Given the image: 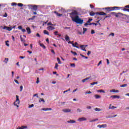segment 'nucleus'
Here are the masks:
<instances>
[{"mask_svg": "<svg viewBox=\"0 0 129 129\" xmlns=\"http://www.w3.org/2000/svg\"><path fill=\"white\" fill-rule=\"evenodd\" d=\"M69 15H70L72 21L76 23V24H80V25L83 24V20L81 19L79 16L77 15H78L77 11H74L70 13Z\"/></svg>", "mask_w": 129, "mask_h": 129, "instance_id": "1", "label": "nucleus"}, {"mask_svg": "<svg viewBox=\"0 0 129 129\" xmlns=\"http://www.w3.org/2000/svg\"><path fill=\"white\" fill-rule=\"evenodd\" d=\"M115 9H117V10H119V7H107L103 8V10H105L106 13H109V12H111V11H114Z\"/></svg>", "mask_w": 129, "mask_h": 129, "instance_id": "2", "label": "nucleus"}, {"mask_svg": "<svg viewBox=\"0 0 129 129\" xmlns=\"http://www.w3.org/2000/svg\"><path fill=\"white\" fill-rule=\"evenodd\" d=\"M28 9L29 10H32V11H38V6L36 5H27Z\"/></svg>", "mask_w": 129, "mask_h": 129, "instance_id": "3", "label": "nucleus"}, {"mask_svg": "<svg viewBox=\"0 0 129 129\" xmlns=\"http://www.w3.org/2000/svg\"><path fill=\"white\" fill-rule=\"evenodd\" d=\"M14 103V105H16V104H20V99H19V96H16V100Z\"/></svg>", "mask_w": 129, "mask_h": 129, "instance_id": "4", "label": "nucleus"}, {"mask_svg": "<svg viewBox=\"0 0 129 129\" xmlns=\"http://www.w3.org/2000/svg\"><path fill=\"white\" fill-rule=\"evenodd\" d=\"M96 15H99V16H105L106 15V13L103 12H100L96 13Z\"/></svg>", "mask_w": 129, "mask_h": 129, "instance_id": "5", "label": "nucleus"}, {"mask_svg": "<svg viewBox=\"0 0 129 129\" xmlns=\"http://www.w3.org/2000/svg\"><path fill=\"white\" fill-rule=\"evenodd\" d=\"M125 8L123 9V11L124 12H128L129 13V5H127V6H125L124 7Z\"/></svg>", "mask_w": 129, "mask_h": 129, "instance_id": "6", "label": "nucleus"}, {"mask_svg": "<svg viewBox=\"0 0 129 129\" xmlns=\"http://www.w3.org/2000/svg\"><path fill=\"white\" fill-rule=\"evenodd\" d=\"M85 120H87V119L84 117H81L78 119L79 121H84Z\"/></svg>", "mask_w": 129, "mask_h": 129, "instance_id": "7", "label": "nucleus"}, {"mask_svg": "<svg viewBox=\"0 0 129 129\" xmlns=\"http://www.w3.org/2000/svg\"><path fill=\"white\" fill-rule=\"evenodd\" d=\"M47 30H48V31H52V30H54L55 29V28L53 26H49L47 27Z\"/></svg>", "mask_w": 129, "mask_h": 129, "instance_id": "8", "label": "nucleus"}, {"mask_svg": "<svg viewBox=\"0 0 129 129\" xmlns=\"http://www.w3.org/2000/svg\"><path fill=\"white\" fill-rule=\"evenodd\" d=\"M110 98H113V99H115V98H120V96H117V95H112L110 97Z\"/></svg>", "mask_w": 129, "mask_h": 129, "instance_id": "9", "label": "nucleus"}, {"mask_svg": "<svg viewBox=\"0 0 129 129\" xmlns=\"http://www.w3.org/2000/svg\"><path fill=\"white\" fill-rule=\"evenodd\" d=\"M26 31L27 32V34H28L29 35H30V34L32 33V31H31V28H30V27H27Z\"/></svg>", "mask_w": 129, "mask_h": 129, "instance_id": "10", "label": "nucleus"}, {"mask_svg": "<svg viewBox=\"0 0 129 129\" xmlns=\"http://www.w3.org/2000/svg\"><path fill=\"white\" fill-rule=\"evenodd\" d=\"M90 78H91V77H88L87 78H86L85 79L82 80V82H83V83H84V82H85V81H87V80H89V79H90Z\"/></svg>", "mask_w": 129, "mask_h": 129, "instance_id": "11", "label": "nucleus"}, {"mask_svg": "<svg viewBox=\"0 0 129 129\" xmlns=\"http://www.w3.org/2000/svg\"><path fill=\"white\" fill-rule=\"evenodd\" d=\"M63 112H71V109H62Z\"/></svg>", "mask_w": 129, "mask_h": 129, "instance_id": "12", "label": "nucleus"}, {"mask_svg": "<svg viewBox=\"0 0 129 129\" xmlns=\"http://www.w3.org/2000/svg\"><path fill=\"white\" fill-rule=\"evenodd\" d=\"M106 126H107L106 124L98 125V127H99V128H101V127H106Z\"/></svg>", "mask_w": 129, "mask_h": 129, "instance_id": "13", "label": "nucleus"}, {"mask_svg": "<svg viewBox=\"0 0 129 129\" xmlns=\"http://www.w3.org/2000/svg\"><path fill=\"white\" fill-rule=\"evenodd\" d=\"M42 110H44V111H48L49 110H52V108H42Z\"/></svg>", "mask_w": 129, "mask_h": 129, "instance_id": "14", "label": "nucleus"}, {"mask_svg": "<svg viewBox=\"0 0 129 129\" xmlns=\"http://www.w3.org/2000/svg\"><path fill=\"white\" fill-rule=\"evenodd\" d=\"M110 92H115L116 93H117L119 92V91H118V90L112 89L110 91Z\"/></svg>", "mask_w": 129, "mask_h": 129, "instance_id": "15", "label": "nucleus"}, {"mask_svg": "<svg viewBox=\"0 0 129 129\" xmlns=\"http://www.w3.org/2000/svg\"><path fill=\"white\" fill-rule=\"evenodd\" d=\"M67 122H68V123H75V122H76V121L74 120H70L67 121Z\"/></svg>", "mask_w": 129, "mask_h": 129, "instance_id": "16", "label": "nucleus"}, {"mask_svg": "<svg viewBox=\"0 0 129 129\" xmlns=\"http://www.w3.org/2000/svg\"><path fill=\"white\" fill-rule=\"evenodd\" d=\"M120 15H122V14L121 13H116V14H115V17H116V18H119V17H120Z\"/></svg>", "mask_w": 129, "mask_h": 129, "instance_id": "17", "label": "nucleus"}, {"mask_svg": "<svg viewBox=\"0 0 129 129\" xmlns=\"http://www.w3.org/2000/svg\"><path fill=\"white\" fill-rule=\"evenodd\" d=\"M28 128V126H22L21 127H19L17 129H26Z\"/></svg>", "mask_w": 129, "mask_h": 129, "instance_id": "18", "label": "nucleus"}, {"mask_svg": "<svg viewBox=\"0 0 129 129\" xmlns=\"http://www.w3.org/2000/svg\"><path fill=\"white\" fill-rule=\"evenodd\" d=\"M66 41H70V37L68 36V35H66L64 37Z\"/></svg>", "mask_w": 129, "mask_h": 129, "instance_id": "19", "label": "nucleus"}, {"mask_svg": "<svg viewBox=\"0 0 129 129\" xmlns=\"http://www.w3.org/2000/svg\"><path fill=\"white\" fill-rule=\"evenodd\" d=\"M95 15H96V13H94L92 11L90 12V16H91V17H93V16H95Z\"/></svg>", "mask_w": 129, "mask_h": 129, "instance_id": "20", "label": "nucleus"}, {"mask_svg": "<svg viewBox=\"0 0 129 129\" xmlns=\"http://www.w3.org/2000/svg\"><path fill=\"white\" fill-rule=\"evenodd\" d=\"M54 14H56V16H57V17H62V16H63V14H60L56 11L54 12Z\"/></svg>", "mask_w": 129, "mask_h": 129, "instance_id": "21", "label": "nucleus"}, {"mask_svg": "<svg viewBox=\"0 0 129 129\" xmlns=\"http://www.w3.org/2000/svg\"><path fill=\"white\" fill-rule=\"evenodd\" d=\"M111 106V104H110V106L109 107V109H114V108H116V107L114 106Z\"/></svg>", "mask_w": 129, "mask_h": 129, "instance_id": "22", "label": "nucleus"}, {"mask_svg": "<svg viewBox=\"0 0 129 129\" xmlns=\"http://www.w3.org/2000/svg\"><path fill=\"white\" fill-rule=\"evenodd\" d=\"M95 97L96 99H98L101 98V97L99 95H95Z\"/></svg>", "mask_w": 129, "mask_h": 129, "instance_id": "23", "label": "nucleus"}, {"mask_svg": "<svg viewBox=\"0 0 129 129\" xmlns=\"http://www.w3.org/2000/svg\"><path fill=\"white\" fill-rule=\"evenodd\" d=\"M35 18H36V16H33L32 18L28 19V21H33L35 20Z\"/></svg>", "mask_w": 129, "mask_h": 129, "instance_id": "24", "label": "nucleus"}, {"mask_svg": "<svg viewBox=\"0 0 129 129\" xmlns=\"http://www.w3.org/2000/svg\"><path fill=\"white\" fill-rule=\"evenodd\" d=\"M43 33L44 34H45V35H47V36H49V32L47 31V30H44L43 31Z\"/></svg>", "mask_w": 129, "mask_h": 129, "instance_id": "25", "label": "nucleus"}, {"mask_svg": "<svg viewBox=\"0 0 129 129\" xmlns=\"http://www.w3.org/2000/svg\"><path fill=\"white\" fill-rule=\"evenodd\" d=\"M40 46L42 47V48H43V49H46V46L43 43H40Z\"/></svg>", "mask_w": 129, "mask_h": 129, "instance_id": "26", "label": "nucleus"}, {"mask_svg": "<svg viewBox=\"0 0 129 129\" xmlns=\"http://www.w3.org/2000/svg\"><path fill=\"white\" fill-rule=\"evenodd\" d=\"M45 102V100L43 98H39V102Z\"/></svg>", "mask_w": 129, "mask_h": 129, "instance_id": "27", "label": "nucleus"}, {"mask_svg": "<svg viewBox=\"0 0 129 129\" xmlns=\"http://www.w3.org/2000/svg\"><path fill=\"white\" fill-rule=\"evenodd\" d=\"M6 30L7 31H12L13 28L12 27H7Z\"/></svg>", "mask_w": 129, "mask_h": 129, "instance_id": "28", "label": "nucleus"}, {"mask_svg": "<svg viewBox=\"0 0 129 129\" xmlns=\"http://www.w3.org/2000/svg\"><path fill=\"white\" fill-rule=\"evenodd\" d=\"M8 61H9V58H5V60H4V62L7 64Z\"/></svg>", "mask_w": 129, "mask_h": 129, "instance_id": "29", "label": "nucleus"}, {"mask_svg": "<svg viewBox=\"0 0 129 129\" xmlns=\"http://www.w3.org/2000/svg\"><path fill=\"white\" fill-rule=\"evenodd\" d=\"M95 111H101V109L98 108H95Z\"/></svg>", "mask_w": 129, "mask_h": 129, "instance_id": "30", "label": "nucleus"}, {"mask_svg": "<svg viewBox=\"0 0 129 129\" xmlns=\"http://www.w3.org/2000/svg\"><path fill=\"white\" fill-rule=\"evenodd\" d=\"M88 45H82L80 46V48H83V47L85 48L86 47H87Z\"/></svg>", "mask_w": 129, "mask_h": 129, "instance_id": "31", "label": "nucleus"}, {"mask_svg": "<svg viewBox=\"0 0 129 129\" xmlns=\"http://www.w3.org/2000/svg\"><path fill=\"white\" fill-rule=\"evenodd\" d=\"M18 7H20L21 8H22V7H24V5L22 3L18 4Z\"/></svg>", "mask_w": 129, "mask_h": 129, "instance_id": "32", "label": "nucleus"}, {"mask_svg": "<svg viewBox=\"0 0 129 129\" xmlns=\"http://www.w3.org/2000/svg\"><path fill=\"white\" fill-rule=\"evenodd\" d=\"M91 85H95V84H98V82H93L90 84Z\"/></svg>", "mask_w": 129, "mask_h": 129, "instance_id": "33", "label": "nucleus"}, {"mask_svg": "<svg viewBox=\"0 0 129 129\" xmlns=\"http://www.w3.org/2000/svg\"><path fill=\"white\" fill-rule=\"evenodd\" d=\"M6 45L7 47H10V44H9V40L6 41Z\"/></svg>", "mask_w": 129, "mask_h": 129, "instance_id": "34", "label": "nucleus"}, {"mask_svg": "<svg viewBox=\"0 0 129 129\" xmlns=\"http://www.w3.org/2000/svg\"><path fill=\"white\" fill-rule=\"evenodd\" d=\"M97 92H102L103 93H105V91H103V90H99L97 91Z\"/></svg>", "mask_w": 129, "mask_h": 129, "instance_id": "35", "label": "nucleus"}, {"mask_svg": "<svg viewBox=\"0 0 129 129\" xmlns=\"http://www.w3.org/2000/svg\"><path fill=\"white\" fill-rule=\"evenodd\" d=\"M57 62L58 64H61V60L59 58V57L57 58Z\"/></svg>", "mask_w": 129, "mask_h": 129, "instance_id": "36", "label": "nucleus"}, {"mask_svg": "<svg viewBox=\"0 0 129 129\" xmlns=\"http://www.w3.org/2000/svg\"><path fill=\"white\" fill-rule=\"evenodd\" d=\"M73 47H74V48H77V49H79V46L76 45L74 44H73Z\"/></svg>", "mask_w": 129, "mask_h": 129, "instance_id": "37", "label": "nucleus"}, {"mask_svg": "<svg viewBox=\"0 0 129 129\" xmlns=\"http://www.w3.org/2000/svg\"><path fill=\"white\" fill-rule=\"evenodd\" d=\"M127 87V84H125L120 86V87Z\"/></svg>", "mask_w": 129, "mask_h": 129, "instance_id": "38", "label": "nucleus"}, {"mask_svg": "<svg viewBox=\"0 0 129 129\" xmlns=\"http://www.w3.org/2000/svg\"><path fill=\"white\" fill-rule=\"evenodd\" d=\"M96 120H98V119L96 118V119L92 120L90 121V122H93L94 121H96Z\"/></svg>", "mask_w": 129, "mask_h": 129, "instance_id": "39", "label": "nucleus"}, {"mask_svg": "<svg viewBox=\"0 0 129 129\" xmlns=\"http://www.w3.org/2000/svg\"><path fill=\"white\" fill-rule=\"evenodd\" d=\"M111 15H108V16H106L105 17L104 20H105V19H106L107 18H111Z\"/></svg>", "mask_w": 129, "mask_h": 129, "instance_id": "40", "label": "nucleus"}, {"mask_svg": "<svg viewBox=\"0 0 129 129\" xmlns=\"http://www.w3.org/2000/svg\"><path fill=\"white\" fill-rule=\"evenodd\" d=\"M71 52L72 54H73L74 55H77V53H76V52H74V51H72V50L71 51Z\"/></svg>", "mask_w": 129, "mask_h": 129, "instance_id": "41", "label": "nucleus"}, {"mask_svg": "<svg viewBox=\"0 0 129 129\" xmlns=\"http://www.w3.org/2000/svg\"><path fill=\"white\" fill-rule=\"evenodd\" d=\"M47 26H54V25L52 24V22H50L47 24Z\"/></svg>", "mask_w": 129, "mask_h": 129, "instance_id": "42", "label": "nucleus"}, {"mask_svg": "<svg viewBox=\"0 0 129 129\" xmlns=\"http://www.w3.org/2000/svg\"><path fill=\"white\" fill-rule=\"evenodd\" d=\"M81 50H82L83 51H84L85 52H86V49H85V47H83V48H81Z\"/></svg>", "mask_w": 129, "mask_h": 129, "instance_id": "43", "label": "nucleus"}, {"mask_svg": "<svg viewBox=\"0 0 129 129\" xmlns=\"http://www.w3.org/2000/svg\"><path fill=\"white\" fill-rule=\"evenodd\" d=\"M59 66V65L58 64V63H55V69H58V67Z\"/></svg>", "mask_w": 129, "mask_h": 129, "instance_id": "44", "label": "nucleus"}, {"mask_svg": "<svg viewBox=\"0 0 129 129\" xmlns=\"http://www.w3.org/2000/svg\"><path fill=\"white\" fill-rule=\"evenodd\" d=\"M29 108H32V107H34V104H31L29 105Z\"/></svg>", "mask_w": 129, "mask_h": 129, "instance_id": "45", "label": "nucleus"}, {"mask_svg": "<svg viewBox=\"0 0 129 129\" xmlns=\"http://www.w3.org/2000/svg\"><path fill=\"white\" fill-rule=\"evenodd\" d=\"M11 6H17V3H12V4H11Z\"/></svg>", "mask_w": 129, "mask_h": 129, "instance_id": "46", "label": "nucleus"}, {"mask_svg": "<svg viewBox=\"0 0 129 129\" xmlns=\"http://www.w3.org/2000/svg\"><path fill=\"white\" fill-rule=\"evenodd\" d=\"M77 111L78 112H82V110H81V109L78 108V109H77Z\"/></svg>", "mask_w": 129, "mask_h": 129, "instance_id": "47", "label": "nucleus"}, {"mask_svg": "<svg viewBox=\"0 0 129 129\" xmlns=\"http://www.w3.org/2000/svg\"><path fill=\"white\" fill-rule=\"evenodd\" d=\"M91 33L92 35H93V34H95V31H94V30H92Z\"/></svg>", "mask_w": 129, "mask_h": 129, "instance_id": "48", "label": "nucleus"}, {"mask_svg": "<svg viewBox=\"0 0 129 129\" xmlns=\"http://www.w3.org/2000/svg\"><path fill=\"white\" fill-rule=\"evenodd\" d=\"M68 91H70V88H69L67 90H66V91H63V93H66V92H68Z\"/></svg>", "mask_w": 129, "mask_h": 129, "instance_id": "49", "label": "nucleus"}, {"mask_svg": "<svg viewBox=\"0 0 129 129\" xmlns=\"http://www.w3.org/2000/svg\"><path fill=\"white\" fill-rule=\"evenodd\" d=\"M102 60H100L98 63L97 66H99V65H100V64H102Z\"/></svg>", "mask_w": 129, "mask_h": 129, "instance_id": "50", "label": "nucleus"}, {"mask_svg": "<svg viewBox=\"0 0 129 129\" xmlns=\"http://www.w3.org/2000/svg\"><path fill=\"white\" fill-rule=\"evenodd\" d=\"M109 36H112V37H114V33H111L109 34Z\"/></svg>", "mask_w": 129, "mask_h": 129, "instance_id": "51", "label": "nucleus"}, {"mask_svg": "<svg viewBox=\"0 0 129 129\" xmlns=\"http://www.w3.org/2000/svg\"><path fill=\"white\" fill-rule=\"evenodd\" d=\"M51 53H52V54L55 55V51H54V49H51Z\"/></svg>", "mask_w": 129, "mask_h": 129, "instance_id": "52", "label": "nucleus"}, {"mask_svg": "<svg viewBox=\"0 0 129 129\" xmlns=\"http://www.w3.org/2000/svg\"><path fill=\"white\" fill-rule=\"evenodd\" d=\"M91 21H92V19H90L89 18V20L87 21V23H90V22H91Z\"/></svg>", "mask_w": 129, "mask_h": 129, "instance_id": "53", "label": "nucleus"}, {"mask_svg": "<svg viewBox=\"0 0 129 129\" xmlns=\"http://www.w3.org/2000/svg\"><path fill=\"white\" fill-rule=\"evenodd\" d=\"M15 82H16V83H17V84H20V83H19V81H18V80H14Z\"/></svg>", "mask_w": 129, "mask_h": 129, "instance_id": "54", "label": "nucleus"}, {"mask_svg": "<svg viewBox=\"0 0 129 129\" xmlns=\"http://www.w3.org/2000/svg\"><path fill=\"white\" fill-rule=\"evenodd\" d=\"M92 93L91 91L86 92V94H91Z\"/></svg>", "mask_w": 129, "mask_h": 129, "instance_id": "55", "label": "nucleus"}, {"mask_svg": "<svg viewBox=\"0 0 129 129\" xmlns=\"http://www.w3.org/2000/svg\"><path fill=\"white\" fill-rule=\"evenodd\" d=\"M71 67H75V63H72L71 64Z\"/></svg>", "mask_w": 129, "mask_h": 129, "instance_id": "56", "label": "nucleus"}, {"mask_svg": "<svg viewBox=\"0 0 129 129\" xmlns=\"http://www.w3.org/2000/svg\"><path fill=\"white\" fill-rule=\"evenodd\" d=\"M18 29H19V30H22L23 29V27H22V26H18Z\"/></svg>", "mask_w": 129, "mask_h": 129, "instance_id": "57", "label": "nucleus"}, {"mask_svg": "<svg viewBox=\"0 0 129 129\" xmlns=\"http://www.w3.org/2000/svg\"><path fill=\"white\" fill-rule=\"evenodd\" d=\"M21 30H22V32H23V33H25V32H26V29H21Z\"/></svg>", "mask_w": 129, "mask_h": 129, "instance_id": "58", "label": "nucleus"}, {"mask_svg": "<svg viewBox=\"0 0 129 129\" xmlns=\"http://www.w3.org/2000/svg\"><path fill=\"white\" fill-rule=\"evenodd\" d=\"M39 82H40V81H39V78H37L36 83L38 84Z\"/></svg>", "mask_w": 129, "mask_h": 129, "instance_id": "59", "label": "nucleus"}, {"mask_svg": "<svg viewBox=\"0 0 129 129\" xmlns=\"http://www.w3.org/2000/svg\"><path fill=\"white\" fill-rule=\"evenodd\" d=\"M116 14V13H115V12H111L110 13L111 15H113L114 16H115Z\"/></svg>", "mask_w": 129, "mask_h": 129, "instance_id": "60", "label": "nucleus"}, {"mask_svg": "<svg viewBox=\"0 0 129 129\" xmlns=\"http://www.w3.org/2000/svg\"><path fill=\"white\" fill-rule=\"evenodd\" d=\"M90 7L91 9H94V6H93V5H90Z\"/></svg>", "mask_w": 129, "mask_h": 129, "instance_id": "61", "label": "nucleus"}, {"mask_svg": "<svg viewBox=\"0 0 129 129\" xmlns=\"http://www.w3.org/2000/svg\"><path fill=\"white\" fill-rule=\"evenodd\" d=\"M84 26H85V27H86V26H89V23H85L84 24Z\"/></svg>", "mask_w": 129, "mask_h": 129, "instance_id": "62", "label": "nucleus"}, {"mask_svg": "<svg viewBox=\"0 0 129 129\" xmlns=\"http://www.w3.org/2000/svg\"><path fill=\"white\" fill-rule=\"evenodd\" d=\"M58 33V31H55L54 32V35H55V36H57L58 34H57Z\"/></svg>", "mask_w": 129, "mask_h": 129, "instance_id": "63", "label": "nucleus"}, {"mask_svg": "<svg viewBox=\"0 0 129 129\" xmlns=\"http://www.w3.org/2000/svg\"><path fill=\"white\" fill-rule=\"evenodd\" d=\"M20 91H23V86H20Z\"/></svg>", "mask_w": 129, "mask_h": 129, "instance_id": "64", "label": "nucleus"}]
</instances>
